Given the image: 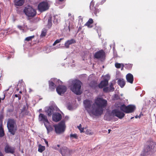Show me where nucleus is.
Wrapping results in <instances>:
<instances>
[{"mask_svg":"<svg viewBox=\"0 0 156 156\" xmlns=\"http://www.w3.org/2000/svg\"><path fill=\"white\" fill-rule=\"evenodd\" d=\"M95 111H93L95 116L101 115L103 113L104 108L107 105V101L102 98L98 97L94 101Z\"/></svg>","mask_w":156,"mask_h":156,"instance_id":"obj_1","label":"nucleus"},{"mask_svg":"<svg viewBox=\"0 0 156 156\" xmlns=\"http://www.w3.org/2000/svg\"><path fill=\"white\" fill-rule=\"evenodd\" d=\"M82 85V83L80 81L77 80H73L72 82L70 90L76 94L80 95L82 93L80 91Z\"/></svg>","mask_w":156,"mask_h":156,"instance_id":"obj_2","label":"nucleus"},{"mask_svg":"<svg viewBox=\"0 0 156 156\" xmlns=\"http://www.w3.org/2000/svg\"><path fill=\"white\" fill-rule=\"evenodd\" d=\"M7 127L10 134L14 135L17 130L15 120L13 119H9L7 123Z\"/></svg>","mask_w":156,"mask_h":156,"instance_id":"obj_3","label":"nucleus"},{"mask_svg":"<svg viewBox=\"0 0 156 156\" xmlns=\"http://www.w3.org/2000/svg\"><path fill=\"white\" fill-rule=\"evenodd\" d=\"M83 103L84 106L88 113L94 115V114L93 113V111H95L94 103L91 105L92 101L87 99L84 100Z\"/></svg>","mask_w":156,"mask_h":156,"instance_id":"obj_4","label":"nucleus"},{"mask_svg":"<svg viewBox=\"0 0 156 156\" xmlns=\"http://www.w3.org/2000/svg\"><path fill=\"white\" fill-rule=\"evenodd\" d=\"M54 126L56 133L60 134L63 133L65 131L66 128L65 120H62L57 125H54Z\"/></svg>","mask_w":156,"mask_h":156,"instance_id":"obj_5","label":"nucleus"},{"mask_svg":"<svg viewBox=\"0 0 156 156\" xmlns=\"http://www.w3.org/2000/svg\"><path fill=\"white\" fill-rule=\"evenodd\" d=\"M23 11L25 15L29 17H34L37 13L36 10L30 5L25 7Z\"/></svg>","mask_w":156,"mask_h":156,"instance_id":"obj_6","label":"nucleus"},{"mask_svg":"<svg viewBox=\"0 0 156 156\" xmlns=\"http://www.w3.org/2000/svg\"><path fill=\"white\" fill-rule=\"evenodd\" d=\"M135 107L134 106L129 105L126 106L125 105H121L120 107V110L126 113H131L134 111Z\"/></svg>","mask_w":156,"mask_h":156,"instance_id":"obj_7","label":"nucleus"},{"mask_svg":"<svg viewBox=\"0 0 156 156\" xmlns=\"http://www.w3.org/2000/svg\"><path fill=\"white\" fill-rule=\"evenodd\" d=\"M110 115L113 116H116L120 119H122L124 117L125 114L123 112L116 109L112 110L111 113Z\"/></svg>","mask_w":156,"mask_h":156,"instance_id":"obj_8","label":"nucleus"},{"mask_svg":"<svg viewBox=\"0 0 156 156\" xmlns=\"http://www.w3.org/2000/svg\"><path fill=\"white\" fill-rule=\"evenodd\" d=\"M49 7V5L47 2H43L40 3V12H41L48 10Z\"/></svg>","mask_w":156,"mask_h":156,"instance_id":"obj_9","label":"nucleus"},{"mask_svg":"<svg viewBox=\"0 0 156 156\" xmlns=\"http://www.w3.org/2000/svg\"><path fill=\"white\" fill-rule=\"evenodd\" d=\"M93 83L94 84V87L92 86V87H98L97 83L95 82H92L91 83ZM108 84V80L105 79L104 80L101 81L98 84V87L100 88H102L103 87L107 86Z\"/></svg>","mask_w":156,"mask_h":156,"instance_id":"obj_10","label":"nucleus"},{"mask_svg":"<svg viewBox=\"0 0 156 156\" xmlns=\"http://www.w3.org/2000/svg\"><path fill=\"white\" fill-rule=\"evenodd\" d=\"M105 52L103 50H101L96 52L94 55V57L97 59L103 58L105 57Z\"/></svg>","mask_w":156,"mask_h":156,"instance_id":"obj_11","label":"nucleus"},{"mask_svg":"<svg viewBox=\"0 0 156 156\" xmlns=\"http://www.w3.org/2000/svg\"><path fill=\"white\" fill-rule=\"evenodd\" d=\"M66 87L63 85H59L56 89V91L59 95L64 94L66 91Z\"/></svg>","mask_w":156,"mask_h":156,"instance_id":"obj_12","label":"nucleus"},{"mask_svg":"<svg viewBox=\"0 0 156 156\" xmlns=\"http://www.w3.org/2000/svg\"><path fill=\"white\" fill-rule=\"evenodd\" d=\"M4 150L6 153L13 154L15 152V148L8 144H7L5 146Z\"/></svg>","mask_w":156,"mask_h":156,"instance_id":"obj_13","label":"nucleus"},{"mask_svg":"<svg viewBox=\"0 0 156 156\" xmlns=\"http://www.w3.org/2000/svg\"><path fill=\"white\" fill-rule=\"evenodd\" d=\"M94 2L91 1L90 5V9L92 12H94L96 16H97V14L99 12L100 10L99 9L94 7Z\"/></svg>","mask_w":156,"mask_h":156,"instance_id":"obj_14","label":"nucleus"},{"mask_svg":"<svg viewBox=\"0 0 156 156\" xmlns=\"http://www.w3.org/2000/svg\"><path fill=\"white\" fill-rule=\"evenodd\" d=\"M62 116L58 112L54 113L52 115L53 120L55 122H58L61 120Z\"/></svg>","mask_w":156,"mask_h":156,"instance_id":"obj_15","label":"nucleus"},{"mask_svg":"<svg viewBox=\"0 0 156 156\" xmlns=\"http://www.w3.org/2000/svg\"><path fill=\"white\" fill-rule=\"evenodd\" d=\"M126 79L127 81L130 83L132 84L133 81V75L130 73L127 74L126 76Z\"/></svg>","mask_w":156,"mask_h":156,"instance_id":"obj_16","label":"nucleus"},{"mask_svg":"<svg viewBox=\"0 0 156 156\" xmlns=\"http://www.w3.org/2000/svg\"><path fill=\"white\" fill-rule=\"evenodd\" d=\"M71 151L68 150L66 147H62L60 149V152L63 156H65L68 152L70 153Z\"/></svg>","mask_w":156,"mask_h":156,"instance_id":"obj_17","label":"nucleus"},{"mask_svg":"<svg viewBox=\"0 0 156 156\" xmlns=\"http://www.w3.org/2000/svg\"><path fill=\"white\" fill-rule=\"evenodd\" d=\"M76 42V41L74 39L67 41L65 44V46L66 48H69V45Z\"/></svg>","mask_w":156,"mask_h":156,"instance_id":"obj_18","label":"nucleus"},{"mask_svg":"<svg viewBox=\"0 0 156 156\" xmlns=\"http://www.w3.org/2000/svg\"><path fill=\"white\" fill-rule=\"evenodd\" d=\"M55 111L54 108L52 106L48 108L46 110V112L48 113V116H51L54 112Z\"/></svg>","mask_w":156,"mask_h":156,"instance_id":"obj_19","label":"nucleus"},{"mask_svg":"<svg viewBox=\"0 0 156 156\" xmlns=\"http://www.w3.org/2000/svg\"><path fill=\"white\" fill-rule=\"evenodd\" d=\"M117 83L121 88H123L126 84L125 80L122 78H120L118 80Z\"/></svg>","mask_w":156,"mask_h":156,"instance_id":"obj_20","label":"nucleus"},{"mask_svg":"<svg viewBox=\"0 0 156 156\" xmlns=\"http://www.w3.org/2000/svg\"><path fill=\"white\" fill-rule=\"evenodd\" d=\"M41 118V121H42L44 124H45L46 122H48L47 116L42 114H40V118Z\"/></svg>","mask_w":156,"mask_h":156,"instance_id":"obj_21","label":"nucleus"},{"mask_svg":"<svg viewBox=\"0 0 156 156\" xmlns=\"http://www.w3.org/2000/svg\"><path fill=\"white\" fill-rule=\"evenodd\" d=\"M25 0H14V2L16 5L21 6L24 4Z\"/></svg>","mask_w":156,"mask_h":156,"instance_id":"obj_22","label":"nucleus"},{"mask_svg":"<svg viewBox=\"0 0 156 156\" xmlns=\"http://www.w3.org/2000/svg\"><path fill=\"white\" fill-rule=\"evenodd\" d=\"M93 23V20L91 18H90L88 21L85 24V26H87L89 28H91L92 27V24Z\"/></svg>","mask_w":156,"mask_h":156,"instance_id":"obj_23","label":"nucleus"},{"mask_svg":"<svg viewBox=\"0 0 156 156\" xmlns=\"http://www.w3.org/2000/svg\"><path fill=\"white\" fill-rule=\"evenodd\" d=\"M56 87L55 84L51 81H49V89L53 91L55 90Z\"/></svg>","mask_w":156,"mask_h":156,"instance_id":"obj_24","label":"nucleus"},{"mask_svg":"<svg viewBox=\"0 0 156 156\" xmlns=\"http://www.w3.org/2000/svg\"><path fill=\"white\" fill-rule=\"evenodd\" d=\"M44 126L46 128L48 132H50L53 130V127L52 126L50 125L49 122H46L45 124L44 125Z\"/></svg>","mask_w":156,"mask_h":156,"instance_id":"obj_25","label":"nucleus"},{"mask_svg":"<svg viewBox=\"0 0 156 156\" xmlns=\"http://www.w3.org/2000/svg\"><path fill=\"white\" fill-rule=\"evenodd\" d=\"M52 17L51 16H50L48 19V23L47 26L48 28H50L52 26Z\"/></svg>","mask_w":156,"mask_h":156,"instance_id":"obj_26","label":"nucleus"},{"mask_svg":"<svg viewBox=\"0 0 156 156\" xmlns=\"http://www.w3.org/2000/svg\"><path fill=\"white\" fill-rule=\"evenodd\" d=\"M47 32V30L45 29H43L41 31V33L40 35L41 37H45Z\"/></svg>","mask_w":156,"mask_h":156,"instance_id":"obj_27","label":"nucleus"},{"mask_svg":"<svg viewBox=\"0 0 156 156\" xmlns=\"http://www.w3.org/2000/svg\"><path fill=\"white\" fill-rule=\"evenodd\" d=\"M5 134L4 129L2 127L0 126V137H2L4 136Z\"/></svg>","mask_w":156,"mask_h":156,"instance_id":"obj_28","label":"nucleus"},{"mask_svg":"<svg viewBox=\"0 0 156 156\" xmlns=\"http://www.w3.org/2000/svg\"><path fill=\"white\" fill-rule=\"evenodd\" d=\"M34 37V36L33 35L31 36L28 37H27L25 39V41H30Z\"/></svg>","mask_w":156,"mask_h":156,"instance_id":"obj_29","label":"nucleus"},{"mask_svg":"<svg viewBox=\"0 0 156 156\" xmlns=\"http://www.w3.org/2000/svg\"><path fill=\"white\" fill-rule=\"evenodd\" d=\"M109 91L110 92L113 91L114 90V88L113 87V83H110L109 87Z\"/></svg>","mask_w":156,"mask_h":156,"instance_id":"obj_30","label":"nucleus"},{"mask_svg":"<svg viewBox=\"0 0 156 156\" xmlns=\"http://www.w3.org/2000/svg\"><path fill=\"white\" fill-rule=\"evenodd\" d=\"M63 38H60L59 39H57L54 42L53 44V46H55L57 44L59 43L62 40H63Z\"/></svg>","mask_w":156,"mask_h":156,"instance_id":"obj_31","label":"nucleus"},{"mask_svg":"<svg viewBox=\"0 0 156 156\" xmlns=\"http://www.w3.org/2000/svg\"><path fill=\"white\" fill-rule=\"evenodd\" d=\"M45 149V147L40 144V152H42Z\"/></svg>","mask_w":156,"mask_h":156,"instance_id":"obj_32","label":"nucleus"},{"mask_svg":"<svg viewBox=\"0 0 156 156\" xmlns=\"http://www.w3.org/2000/svg\"><path fill=\"white\" fill-rule=\"evenodd\" d=\"M70 137L71 138H74L76 139L78 138V136L76 134H71L70 135Z\"/></svg>","mask_w":156,"mask_h":156,"instance_id":"obj_33","label":"nucleus"},{"mask_svg":"<svg viewBox=\"0 0 156 156\" xmlns=\"http://www.w3.org/2000/svg\"><path fill=\"white\" fill-rule=\"evenodd\" d=\"M151 147L150 146H148L146 147V149L144 151V154H145V153H147L148 151H149L151 150Z\"/></svg>","mask_w":156,"mask_h":156,"instance_id":"obj_34","label":"nucleus"},{"mask_svg":"<svg viewBox=\"0 0 156 156\" xmlns=\"http://www.w3.org/2000/svg\"><path fill=\"white\" fill-rule=\"evenodd\" d=\"M103 91L106 93L108 92H110L109 91V87H104L103 89Z\"/></svg>","mask_w":156,"mask_h":156,"instance_id":"obj_35","label":"nucleus"},{"mask_svg":"<svg viewBox=\"0 0 156 156\" xmlns=\"http://www.w3.org/2000/svg\"><path fill=\"white\" fill-rule=\"evenodd\" d=\"M23 82H22V83H18L17 85V88L16 89V90L17 91H18L20 90H21V87H20V89L19 87H18L19 86H21V84H23Z\"/></svg>","mask_w":156,"mask_h":156,"instance_id":"obj_36","label":"nucleus"},{"mask_svg":"<svg viewBox=\"0 0 156 156\" xmlns=\"http://www.w3.org/2000/svg\"><path fill=\"white\" fill-rule=\"evenodd\" d=\"M121 64L118 63H116L115 64V67L117 68L118 69H119L121 67Z\"/></svg>","mask_w":156,"mask_h":156,"instance_id":"obj_37","label":"nucleus"},{"mask_svg":"<svg viewBox=\"0 0 156 156\" xmlns=\"http://www.w3.org/2000/svg\"><path fill=\"white\" fill-rule=\"evenodd\" d=\"M82 126L81 124H80V125L78 126V127L79 129V130L80 131V132L81 133L83 132V128H82L81 127Z\"/></svg>","mask_w":156,"mask_h":156,"instance_id":"obj_38","label":"nucleus"},{"mask_svg":"<svg viewBox=\"0 0 156 156\" xmlns=\"http://www.w3.org/2000/svg\"><path fill=\"white\" fill-rule=\"evenodd\" d=\"M4 118V116L2 114L0 115V122H2Z\"/></svg>","mask_w":156,"mask_h":156,"instance_id":"obj_39","label":"nucleus"},{"mask_svg":"<svg viewBox=\"0 0 156 156\" xmlns=\"http://www.w3.org/2000/svg\"><path fill=\"white\" fill-rule=\"evenodd\" d=\"M14 110V108H13L12 109H8V112H13Z\"/></svg>","mask_w":156,"mask_h":156,"instance_id":"obj_40","label":"nucleus"},{"mask_svg":"<svg viewBox=\"0 0 156 156\" xmlns=\"http://www.w3.org/2000/svg\"><path fill=\"white\" fill-rule=\"evenodd\" d=\"M43 140H44V141H45V144L47 145V146H48V142L45 139H43Z\"/></svg>","mask_w":156,"mask_h":156,"instance_id":"obj_41","label":"nucleus"},{"mask_svg":"<svg viewBox=\"0 0 156 156\" xmlns=\"http://www.w3.org/2000/svg\"><path fill=\"white\" fill-rule=\"evenodd\" d=\"M18 27L20 30H21L22 28V26L20 25H18Z\"/></svg>","mask_w":156,"mask_h":156,"instance_id":"obj_42","label":"nucleus"},{"mask_svg":"<svg viewBox=\"0 0 156 156\" xmlns=\"http://www.w3.org/2000/svg\"><path fill=\"white\" fill-rule=\"evenodd\" d=\"M5 98V95H4V98H3L1 99V98H0V103H1V100H4V98Z\"/></svg>","mask_w":156,"mask_h":156,"instance_id":"obj_43","label":"nucleus"},{"mask_svg":"<svg viewBox=\"0 0 156 156\" xmlns=\"http://www.w3.org/2000/svg\"><path fill=\"white\" fill-rule=\"evenodd\" d=\"M18 97V99H19V100H20L21 99V95H19Z\"/></svg>","mask_w":156,"mask_h":156,"instance_id":"obj_44","label":"nucleus"},{"mask_svg":"<svg viewBox=\"0 0 156 156\" xmlns=\"http://www.w3.org/2000/svg\"><path fill=\"white\" fill-rule=\"evenodd\" d=\"M140 115H139V116L137 115H136V116H135V118H140Z\"/></svg>","mask_w":156,"mask_h":156,"instance_id":"obj_45","label":"nucleus"},{"mask_svg":"<svg viewBox=\"0 0 156 156\" xmlns=\"http://www.w3.org/2000/svg\"><path fill=\"white\" fill-rule=\"evenodd\" d=\"M106 1V0H102L101 2V3L103 4L104 2H105Z\"/></svg>","mask_w":156,"mask_h":156,"instance_id":"obj_46","label":"nucleus"},{"mask_svg":"<svg viewBox=\"0 0 156 156\" xmlns=\"http://www.w3.org/2000/svg\"><path fill=\"white\" fill-rule=\"evenodd\" d=\"M0 156H4L2 153L0 151Z\"/></svg>","mask_w":156,"mask_h":156,"instance_id":"obj_47","label":"nucleus"},{"mask_svg":"<svg viewBox=\"0 0 156 156\" xmlns=\"http://www.w3.org/2000/svg\"><path fill=\"white\" fill-rule=\"evenodd\" d=\"M14 96L15 97L17 98V97H18L19 95H18V94H16L14 95Z\"/></svg>","mask_w":156,"mask_h":156,"instance_id":"obj_48","label":"nucleus"},{"mask_svg":"<svg viewBox=\"0 0 156 156\" xmlns=\"http://www.w3.org/2000/svg\"><path fill=\"white\" fill-rule=\"evenodd\" d=\"M111 131V129H109L108 130V133H110V132Z\"/></svg>","mask_w":156,"mask_h":156,"instance_id":"obj_49","label":"nucleus"},{"mask_svg":"<svg viewBox=\"0 0 156 156\" xmlns=\"http://www.w3.org/2000/svg\"><path fill=\"white\" fill-rule=\"evenodd\" d=\"M38 151H39V145H38Z\"/></svg>","mask_w":156,"mask_h":156,"instance_id":"obj_50","label":"nucleus"},{"mask_svg":"<svg viewBox=\"0 0 156 156\" xmlns=\"http://www.w3.org/2000/svg\"><path fill=\"white\" fill-rule=\"evenodd\" d=\"M19 93L20 94H21L22 93V92L21 91V90H20V91H19Z\"/></svg>","mask_w":156,"mask_h":156,"instance_id":"obj_51","label":"nucleus"},{"mask_svg":"<svg viewBox=\"0 0 156 156\" xmlns=\"http://www.w3.org/2000/svg\"><path fill=\"white\" fill-rule=\"evenodd\" d=\"M69 16H71V13H69L68 14Z\"/></svg>","mask_w":156,"mask_h":156,"instance_id":"obj_52","label":"nucleus"},{"mask_svg":"<svg viewBox=\"0 0 156 156\" xmlns=\"http://www.w3.org/2000/svg\"><path fill=\"white\" fill-rule=\"evenodd\" d=\"M37 9L39 10V4L37 5Z\"/></svg>","mask_w":156,"mask_h":156,"instance_id":"obj_53","label":"nucleus"},{"mask_svg":"<svg viewBox=\"0 0 156 156\" xmlns=\"http://www.w3.org/2000/svg\"><path fill=\"white\" fill-rule=\"evenodd\" d=\"M59 1H60V2H62L63 1H64V0H58Z\"/></svg>","mask_w":156,"mask_h":156,"instance_id":"obj_54","label":"nucleus"},{"mask_svg":"<svg viewBox=\"0 0 156 156\" xmlns=\"http://www.w3.org/2000/svg\"><path fill=\"white\" fill-rule=\"evenodd\" d=\"M68 28H69V31H70V28H69V26L68 27Z\"/></svg>","mask_w":156,"mask_h":156,"instance_id":"obj_55","label":"nucleus"},{"mask_svg":"<svg viewBox=\"0 0 156 156\" xmlns=\"http://www.w3.org/2000/svg\"><path fill=\"white\" fill-rule=\"evenodd\" d=\"M129 66H130V67H132V66L131 64L129 65Z\"/></svg>","mask_w":156,"mask_h":156,"instance_id":"obj_56","label":"nucleus"},{"mask_svg":"<svg viewBox=\"0 0 156 156\" xmlns=\"http://www.w3.org/2000/svg\"><path fill=\"white\" fill-rule=\"evenodd\" d=\"M57 146H58V147H59L60 145H57Z\"/></svg>","mask_w":156,"mask_h":156,"instance_id":"obj_57","label":"nucleus"},{"mask_svg":"<svg viewBox=\"0 0 156 156\" xmlns=\"http://www.w3.org/2000/svg\"><path fill=\"white\" fill-rule=\"evenodd\" d=\"M41 99H42V98H40L39 100H41Z\"/></svg>","mask_w":156,"mask_h":156,"instance_id":"obj_58","label":"nucleus"},{"mask_svg":"<svg viewBox=\"0 0 156 156\" xmlns=\"http://www.w3.org/2000/svg\"><path fill=\"white\" fill-rule=\"evenodd\" d=\"M134 117H132V118H131V119H133Z\"/></svg>","mask_w":156,"mask_h":156,"instance_id":"obj_59","label":"nucleus"}]
</instances>
